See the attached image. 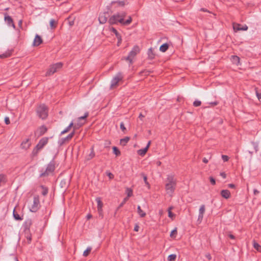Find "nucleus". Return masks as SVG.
<instances>
[{
	"label": "nucleus",
	"instance_id": "bf43d9fd",
	"mask_svg": "<svg viewBox=\"0 0 261 261\" xmlns=\"http://www.w3.org/2000/svg\"><path fill=\"white\" fill-rule=\"evenodd\" d=\"M71 18V17H68L67 18V19L69 20L68 21V24H69V25L70 27H72L74 25V20H69V19Z\"/></svg>",
	"mask_w": 261,
	"mask_h": 261
},
{
	"label": "nucleus",
	"instance_id": "2eb2a0df",
	"mask_svg": "<svg viewBox=\"0 0 261 261\" xmlns=\"http://www.w3.org/2000/svg\"><path fill=\"white\" fill-rule=\"evenodd\" d=\"M47 130V128L44 125L39 127L38 130L35 132V134H38V137L43 135Z\"/></svg>",
	"mask_w": 261,
	"mask_h": 261
},
{
	"label": "nucleus",
	"instance_id": "423d86ee",
	"mask_svg": "<svg viewBox=\"0 0 261 261\" xmlns=\"http://www.w3.org/2000/svg\"><path fill=\"white\" fill-rule=\"evenodd\" d=\"M74 130H73V131L70 133L67 137L65 138H62L59 140L58 141V144L60 146H62L66 142L69 141L70 140H71L73 136L74 135Z\"/></svg>",
	"mask_w": 261,
	"mask_h": 261
},
{
	"label": "nucleus",
	"instance_id": "6e6552de",
	"mask_svg": "<svg viewBox=\"0 0 261 261\" xmlns=\"http://www.w3.org/2000/svg\"><path fill=\"white\" fill-rule=\"evenodd\" d=\"M32 225V221L31 219H27L23 224V227L25 234L29 233L30 231V227Z\"/></svg>",
	"mask_w": 261,
	"mask_h": 261
},
{
	"label": "nucleus",
	"instance_id": "8fccbe9b",
	"mask_svg": "<svg viewBox=\"0 0 261 261\" xmlns=\"http://www.w3.org/2000/svg\"><path fill=\"white\" fill-rule=\"evenodd\" d=\"M88 115L89 113L86 112L83 116H81L78 118L77 121L85 119L88 116Z\"/></svg>",
	"mask_w": 261,
	"mask_h": 261
},
{
	"label": "nucleus",
	"instance_id": "aec40b11",
	"mask_svg": "<svg viewBox=\"0 0 261 261\" xmlns=\"http://www.w3.org/2000/svg\"><path fill=\"white\" fill-rule=\"evenodd\" d=\"M147 55H148V59L149 60H153L155 58V53L154 51V49L150 47L148 49L147 51Z\"/></svg>",
	"mask_w": 261,
	"mask_h": 261
},
{
	"label": "nucleus",
	"instance_id": "2f4dec72",
	"mask_svg": "<svg viewBox=\"0 0 261 261\" xmlns=\"http://www.w3.org/2000/svg\"><path fill=\"white\" fill-rule=\"evenodd\" d=\"M137 212L140 216L142 218L145 217L146 215V213L142 210L140 205H138L137 207Z\"/></svg>",
	"mask_w": 261,
	"mask_h": 261
},
{
	"label": "nucleus",
	"instance_id": "f704fd0d",
	"mask_svg": "<svg viewBox=\"0 0 261 261\" xmlns=\"http://www.w3.org/2000/svg\"><path fill=\"white\" fill-rule=\"evenodd\" d=\"M57 22L55 19H51L49 21V25L51 29H55L57 27Z\"/></svg>",
	"mask_w": 261,
	"mask_h": 261
},
{
	"label": "nucleus",
	"instance_id": "0eeeda50",
	"mask_svg": "<svg viewBox=\"0 0 261 261\" xmlns=\"http://www.w3.org/2000/svg\"><path fill=\"white\" fill-rule=\"evenodd\" d=\"M123 76L121 73L118 72L116 75L112 80L111 87H113L116 86L118 83L122 80Z\"/></svg>",
	"mask_w": 261,
	"mask_h": 261
},
{
	"label": "nucleus",
	"instance_id": "de8ad7c7",
	"mask_svg": "<svg viewBox=\"0 0 261 261\" xmlns=\"http://www.w3.org/2000/svg\"><path fill=\"white\" fill-rule=\"evenodd\" d=\"M120 128L121 129V130L125 133L126 131V128L124 126V124L123 122H121L120 124Z\"/></svg>",
	"mask_w": 261,
	"mask_h": 261
},
{
	"label": "nucleus",
	"instance_id": "f8f14e48",
	"mask_svg": "<svg viewBox=\"0 0 261 261\" xmlns=\"http://www.w3.org/2000/svg\"><path fill=\"white\" fill-rule=\"evenodd\" d=\"M205 211V205L202 204L200 206L199 210V215L198 218V221L201 222L203 218V215Z\"/></svg>",
	"mask_w": 261,
	"mask_h": 261
},
{
	"label": "nucleus",
	"instance_id": "0e129e2a",
	"mask_svg": "<svg viewBox=\"0 0 261 261\" xmlns=\"http://www.w3.org/2000/svg\"><path fill=\"white\" fill-rule=\"evenodd\" d=\"M97 211L98 212L99 217H101V218H103L102 208H101L100 209H97Z\"/></svg>",
	"mask_w": 261,
	"mask_h": 261
},
{
	"label": "nucleus",
	"instance_id": "052dcab7",
	"mask_svg": "<svg viewBox=\"0 0 261 261\" xmlns=\"http://www.w3.org/2000/svg\"><path fill=\"white\" fill-rule=\"evenodd\" d=\"M209 179H210V181L212 185H215L216 184L215 179L213 177L210 176L209 177Z\"/></svg>",
	"mask_w": 261,
	"mask_h": 261
},
{
	"label": "nucleus",
	"instance_id": "20e7f679",
	"mask_svg": "<svg viewBox=\"0 0 261 261\" xmlns=\"http://www.w3.org/2000/svg\"><path fill=\"white\" fill-rule=\"evenodd\" d=\"M63 66L61 62H59L56 64L51 65L49 66V69L46 72V76H50L56 72L59 69H61Z\"/></svg>",
	"mask_w": 261,
	"mask_h": 261
},
{
	"label": "nucleus",
	"instance_id": "ea45409f",
	"mask_svg": "<svg viewBox=\"0 0 261 261\" xmlns=\"http://www.w3.org/2000/svg\"><path fill=\"white\" fill-rule=\"evenodd\" d=\"M84 124V123L81 122V121H77V123L76 124H75L73 126V130H74V132L75 131L76 129L81 127Z\"/></svg>",
	"mask_w": 261,
	"mask_h": 261
},
{
	"label": "nucleus",
	"instance_id": "37998d69",
	"mask_svg": "<svg viewBox=\"0 0 261 261\" xmlns=\"http://www.w3.org/2000/svg\"><path fill=\"white\" fill-rule=\"evenodd\" d=\"M132 21V18L131 16H129L128 19L126 20L123 21V25H129Z\"/></svg>",
	"mask_w": 261,
	"mask_h": 261
},
{
	"label": "nucleus",
	"instance_id": "7c9ffc66",
	"mask_svg": "<svg viewBox=\"0 0 261 261\" xmlns=\"http://www.w3.org/2000/svg\"><path fill=\"white\" fill-rule=\"evenodd\" d=\"M40 150V149H39V148H37V146H36L32 152V153L31 155V157L34 158L35 156H36L38 155V153Z\"/></svg>",
	"mask_w": 261,
	"mask_h": 261
},
{
	"label": "nucleus",
	"instance_id": "bb28decb",
	"mask_svg": "<svg viewBox=\"0 0 261 261\" xmlns=\"http://www.w3.org/2000/svg\"><path fill=\"white\" fill-rule=\"evenodd\" d=\"M95 152L94 151V147H92L91 148L90 153L89 154V155L86 158V160H87V161L90 160L91 159H92V158H93L95 156Z\"/></svg>",
	"mask_w": 261,
	"mask_h": 261
},
{
	"label": "nucleus",
	"instance_id": "9d476101",
	"mask_svg": "<svg viewBox=\"0 0 261 261\" xmlns=\"http://www.w3.org/2000/svg\"><path fill=\"white\" fill-rule=\"evenodd\" d=\"M48 141V137H44L40 140L38 143L36 145L37 148H39L40 150H41L44 146L47 144Z\"/></svg>",
	"mask_w": 261,
	"mask_h": 261
},
{
	"label": "nucleus",
	"instance_id": "6ab92c4d",
	"mask_svg": "<svg viewBox=\"0 0 261 261\" xmlns=\"http://www.w3.org/2000/svg\"><path fill=\"white\" fill-rule=\"evenodd\" d=\"M176 185H173L170 184H166L165 185V189L167 191V193H173L175 189Z\"/></svg>",
	"mask_w": 261,
	"mask_h": 261
},
{
	"label": "nucleus",
	"instance_id": "680f3d73",
	"mask_svg": "<svg viewBox=\"0 0 261 261\" xmlns=\"http://www.w3.org/2000/svg\"><path fill=\"white\" fill-rule=\"evenodd\" d=\"M222 159L224 162H227L229 160V157L226 155H222Z\"/></svg>",
	"mask_w": 261,
	"mask_h": 261
},
{
	"label": "nucleus",
	"instance_id": "c03bdc74",
	"mask_svg": "<svg viewBox=\"0 0 261 261\" xmlns=\"http://www.w3.org/2000/svg\"><path fill=\"white\" fill-rule=\"evenodd\" d=\"M11 55V54L10 52H6L5 53L0 55V58L3 59L8 58L10 57Z\"/></svg>",
	"mask_w": 261,
	"mask_h": 261
},
{
	"label": "nucleus",
	"instance_id": "4d7b16f0",
	"mask_svg": "<svg viewBox=\"0 0 261 261\" xmlns=\"http://www.w3.org/2000/svg\"><path fill=\"white\" fill-rule=\"evenodd\" d=\"M133 56H130V55H129V54H128V55L127 57H126L125 59L127 61H128L130 63H132V61H133Z\"/></svg>",
	"mask_w": 261,
	"mask_h": 261
},
{
	"label": "nucleus",
	"instance_id": "39448f33",
	"mask_svg": "<svg viewBox=\"0 0 261 261\" xmlns=\"http://www.w3.org/2000/svg\"><path fill=\"white\" fill-rule=\"evenodd\" d=\"M40 200L39 196H35L33 198V204L30 208V211L32 212H36L40 208Z\"/></svg>",
	"mask_w": 261,
	"mask_h": 261
},
{
	"label": "nucleus",
	"instance_id": "a19ab883",
	"mask_svg": "<svg viewBox=\"0 0 261 261\" xmlns=\"http://www.w3.org/2000/svg\"><path fill=\"white\" fill-rule=\"evenodd\" d=\"M176 258V255L175 254H171L168 256V261H175Z\"/></svg>",
	"mask_w": 261,
	"mask_h": 261
},
{
	"label": "nucleus",
	"instance_id": "69168bd1",
	"mask_svg": "<svg viewBox=\"0 0 261 261\" xmlns=\"http://www.w3.org/2000/svg\"><path fill=\"white\" fill-rule=\"evenodd\" d=\"M5 123L6 124H9L10 123V120L8 117H6L4 119Z\"/></svg>",
	"mask_w": 261,
	"mask_h": 261
},
{
	"label": "nucleus",
	"instance_id": "dca6fc26",
	"mask_svg": "<svg viewBox=\"0 0 261 261\" xmlns=\"http://www.w3.org/2000/svg\"><path fill=\"white\" fill-rule=\"evenodd\" d=\"M43 42L41 36L36 34L33 42V45L34 46H38L40 45Z\"/></svg>",
	"mask_w": 261,
	"mask_h": 261
},
{
	"label": "nucleus",
	"instance_id": "a18cd8bd",
	"mask_svg": "<svg viewBox=\"0 0 261 261\" xmlns=\"http://www.w3.org/2000/svg\"><path fill=\"white\" fill-rule=\"evenodd\" d=\"M177 228H175L173 230H172L170 233V236L171 238H175V236L177 234Z\"/></svg>",
	"mask_w": 261,
	"mask_h": 261
},
{
	"label": "nucleus",
	"instance_id": "13d9d810",
	"mask_svg": "<svg viewBox=\"0 0 261 261\" xmlns=\"http://www.w3.org/2000/svg\"><path fill=\"white\" fill-rule=\"evenodd\" d=\"M70 128L67 126L66 128H65L63 131L61 133V135H62L63 134H65L67 133H68L70 130Z\"/></svg>",
	"mask_w": 261,
	"mask_h": 261
},
{
	"label": "nucleus",
	"instance_id": "1a4fd4ad",
	"mask_svg": "<svg viewBox=\"0 0 261 261\" xmlns=\"http://www.w3.org/2000/svg\"><path fill=\"white\" fill-rule=\"evenodd\" d=\"M233 29L235 32L239 31H247L248 27L247 25H242L239 23H234L233 25Z\"/></svg>",
	"mask_w": 261,
	"mask_h": 261
},
{
	"label": "nucleus",
	"instance_id": "f03ea898",
	"mask_svg": "<svg viewBox=\"0 0 261 261\" xmlns=\"http://www.w3.org/2000/svg\"><path fill=\"white\" fill-rule=\"evenodd\" d=\"M36 111L37 116L42 120L46 119L48 117V108L44 103L38 105Z\"/></svg>",
	"mask_w": 261,
	"mask_h": 261
},
{
	"label": "nucleus",
	"instance_id": "e433bc0d",
	"mask_svg": "<svg viewBox=\"0 0 261 261\" xmlns=\"http://www.w3.org/2000/svg\"><path fill=\"white\" fill-rule=\"evenodd\" d=\"M95 200L97 203V209L102 208L103 203L101 201V198L100 197H97Z\"/></svg>",
	"mask_w": 261,
	"mask_h": 261
},
{
	"label": "nucleus",
	"instance_id": "338daca9",
	"mask_svg": "<svg viewBox=\"0 0 261 261\" xmlns=\"http://www.w3.org/2000/svg\"><path fill=\"white\" fill-rule=\"evenodd\" d=\"M139 226L137 224H136L135 225V227H134V230L135 231L137 232V231H139Z\"/></svg>",
	"mask_w": 261,
	"mask_h": 261
},
{
	"label": "nucleus",
	"instance_id": "79ce46f5",
	"mask_svg": "<svg viewBox=\"0 0 261 261\" xmlns=\"http://www.w3.org/2000/svg\"><path fill=\"white\" fill-rule=\"evenodd\" d=\"M92 248L91 247H87V249L83 252V256L85 257L87 256L89 254Z\"/></svg>",
	"mask_w": 261,
	"mask_h": 261
},
{
	"label": "nucleus",
	"instance_id": "ddd939ff",
	"mask_svg": "<svg viewBox=\"0 0 261 261\" xmlns=\"http://www.w3.org/2000/svg\"><path fill=\"white\" fill-rule=\"evenodd\" d=\"M4 20L8 26L12 27L14 29L15 28V25L14 23L13 19L11 16L8 15H6L5 16Z\"/></svg>",
	"mask_w": 261,
	"mask_h": 261
},
{
	"label": "nucleus",
	"instance_id": "473e14b6",
	"mask_svg": "<svg viewBox=\"0 0 261 261\" xmlns=\"http://www.w3.org/2000/svg\"><path fill=\"white\" fill-rule=\"evenodd\" d=\"M173 208V206H170L168 209V217L172 219L175 217V215L171 212Z\"/></svg>",
	"mask_w": 261,
	"mask_h": 261
},
{
	"label": "nucleus",
	"instance_id": "603ef678",
	"mask_svg": "<svg viewBox=\"0 0 261 261\" xmlns=\"http://www.w3.org/2000/svg\"><path fill=\"white\" fill-rule=\"evenodd\" d=\"M126 192L128 197H130L133 195V191L131 189L127 188L126 189Z\"/></svg>",
	"mask_w": 261,
	"mask_h": 261
},
{
	"label": "nucleus",
	"instance_id": "f257e3e1",
	"mask_svg": "<svg viewBox=\"0 0 261 261\" xmlns=\"http://www.w3.org/2000/svg\"><path fill=\"white\" fill-rule=\"evenodd\" d=\"M126 15V13L124 11L117 12L110 17L108 22L111 25L120 23L123 25L124 19Z\"/></svg>",
	"mask_w": 261,
	"mask_h": 261
},
{
	"label": "nucleus",
	"instance_id": "4be33fe9",
	"mask_svg": "<svg viewBox=\"0 0 261 261\" xmlns=\"http://www.w3.org/2000/svg\"><path fill=\"white\" fill-rule=\"evenodd\" d=\"M31 145V144L29 143V139H27L25 140L22 141L21 144V148L24 149H28Z\"/></svg>",
	"mask_w": 261,
	"mask_h": 261
},
{
	"label": "nucleus",
	"instance_id": "58836bf2",
	"mask_svg": "<svg viewBox=\"0 0 261 261\" xmlns=\"http://www.w3.org/2000/svg\"><path fill=\"white\" fill-rule=\"evenodd\" d=\"M115 3L118 4V5L120 7H124L125 5L124 1H112L111 5H113Z\"/></svg>",
	"mask_w": 261,
	"mask_h": 261
},
{
	"label": "nucleus",
	"instance_id": "4c0bfd02",
	"mask_svg": "<svg viewBox=\"0 0 261 261\" xmlns=\"http://www.w3.org/2000/svg\"><path fill=\"white\" fill-rule=\"evenodd\" d=\"M112 149L113 153L115 154L116 156H119L120 155L121 152L117 147L113 146Z\"/></svg>",
	"mask_w": 261,
	"mask_h": 261
},
{
	"label": "nucleus",
	"instance_id": "4468645a",
	"mask_svg": "<svg viewBox=\"0 0 261 261\" xmlns=\"http://www.w3.org/2000/svg\"><path fill=\"white\" fill-rule=\"evenodd\" d=\"M150 144H151V141H149L148 142L145 148L140 149L138 150V151H137L138 154L139 155H140V156H144L146 153L147 151H148V148L150 145Z\"/></svg>",
	"mask_w": 261,
	"mask_h": 261
},
{
	"label": "nucleus",
	"instance_id": "72a5a7b5",
	"mask_svg": "<svg viewBox=\"0 0 261 261\" xmlns=\"http://www.w3.org/2000/svg\"><path fill=\"white\" fill-rule=\"evenodd\" d=\"M141 175L143 177L145 185L148 187V188L149 189L150 188V184L147 181V175L145 173H141Z\"/></svg>",
	"mask_w": 261,
	"mask_h": 261
},
{
	"label": "nucleus",
	"instance_id": "49530a36",
	"mask_svg": "<svg viewBox=\"0 0 261 261\" xmlns=\"http://www.w3.org/2000/svg\"><path fill=\"white\" fill-rule=\"evenodd\" d=\"M251 144L253 146V148L255 150V152H257L258 151V145L257 142H251Z\"/></svg>",
	"mask_w": 261,
	"mask_h": 261
},
{
	"label": "nucleus",
	"instance_id": "a211bd4d",
	"mask_svg": "<svg viewBox=\"0 0 261 261\" xmlns=\"http://www.w3.org/2000/svg\"><path fill=\"white\" fill-rule=\"evenodd\" d=\"M167 183L166 184H170L173 185H176V180L174 178V176L172 174H170L167 175Z\"/></svg>",
	"mask_w": 261,
	"mask_h": 261
},
{
	"label": "nucleus",
	"instance_id": "cd10ccee",
	"mask_svg": "<svg viewBox=\"0 0 261 261\" xmlns=\"http://www.w3.org/2000/svg\"><path fill=\"white\" fill-rule=\"evenodd\" d=\"M129 140H130V137H125L124 138L120 139V143L122 146H125Z\"/></svg>",
	"mask_w": 261,
	"mask_h": 261
},
{
	"label": "nucleus",
	"instance_id": "e2e57ef3",
	"mask_svg": "<svg viewBox=\"0 0 261 261\" xmlns=\"http://www.w3.org/2000/svg\"><path fill=\"white\" fill-rule=\"evenodd\" d=\"M127 200V198H125L123 201L119 204L118 207V208H120V207H122L123 206V205L124 204V203L126 202Z\"/></svg>",
	"mask_w": 261,
	"mask_h": 261
},
{
	"label": "nucleus",
	"instance_id": "f3484780",
	"mask_svg": "<svg viewBox=\"0 0 261 261\" xmlns=\"http://www.w3.org/2000/svg\"><path fill=\"white\" fill-rule=\"evenodd\" d=\"M140 51V47L138 45H135L132 50L129 53L130 56L135 57Z\"/></svg>",
	"mask_w": 261,
	"mask_h": 261
},
{
	"label": "nucleus",
	"instance_id": "393cba45",
	"mask_svg": "<svg viewBox=\"0 0 261 261\" xmlns=\"http://www.w3.org/2000/svg\"><path fill=\"white\" fill-rule=\"evenodd\" d=\"M13 216L15 220L21 221L23 220V217H21L16 211L15 208L13 210Z\"/></svg>",
	"mask_w": 261,
	"mask_h": 261
},
{
	"label": "nucleus",
	"instance_id": "09e8293b",
	"mask_svg": "<svg viewBox=\"0 0 261 261\" xmlns=\"http://www.w3.org/2000/svg\"><path fill=\"white\" fill-rule=\"evenodd\" d=\"M25 237L27 239L28 241V243H30L32 241V236L30 233V232L29 233H27V234H25Z\"/></svg>",
	"mask_w": 261,
	"mask_h": 261
},
{
	"label": "nucleus",
	"instance_id": "412c9836",
	"mask_svg": "<svg viewBox=\"0 0 261 261\" xmlns=\"http://www.w3.org/2000/svg\"><path fill=\"white\" fill-rule=\"evenodd\" d=\"M220 194L222 197L226 199L230 197V193L228 190H222L221 191Z\"/></svg>",
	"mask_w": 261,
	"mask_h": 261
},
{
	"label": "nucleus",
	"instance_id": "6e6d98bb",
	"mask_svg": "<svg viewBox=\"0 0 261 261\" xmlns=\"http://www.w3.org/2000/svg\"><path fill=\"white\" fill-rule=\"evenodd\" d=\"M255 93L258 100L261 102V93L259 92L256 89H255Z\"/></svg>",
	"mask_w": 261,
	"mask_h": 261
},
{
	"label": "nucleus",
	"instance_id": "c85d7f7f",
	"mask_svg": "<svg viewBox=\"0 0 261 261\" xmlns=\"http://www.w3.org/2000/svg\"><path fill=\"white\" fill-rule=\"evenodd\" d=\"M40 187L42 189V191L41 192L42 195L44 196H46L48 192V188L44 185H41Z\"/></svg>",
	"mask_w": 261,
	"mask_h": 261
},
{
	"label": "nucleus",
	"instance_id": "5fc2aeb1",
	"mask_svg": "<svg viewBox=\"0 0 261 261\" xmlns=\"http://www.w3.org/2000/svg\"><path fill=\"white\" fill-rule=\"evenodd\" d=\"M106 174H107V175L109 177V178L110 179H113L114 177V175L111 173L110 172V171H107L106 172Z\"/></svg>",
	"mask_w": 261,
	"mask_h": 261
},
{
	"label": "nucleus",
	"instance_id": "7ed1b4c3",
	"mask_svg": "<svg viewBox=\"0 0 261 261\" xmlns=\"http://www.w3.org/2000/svg\"><path fill=\"white\" fill-rule=\"evenodd\" d=\"M55 163L54 160H53L47 165L46 170L40 174L39 177L47 176L50 173L55 171Z\"/></svg>",
	"mask_w": 261,
	"mask_h": 261
},
{
	"label": "nucleus",
	"instance_id": "864d4df0",
	"mask_svg": "<svg viewBox=\"0 0 261 261\" xmlns=\"http://www.w3.org/2000/svg\"><path fill=\"white\" fill-rule=\"evenodd\" d=\"M201 105V102L200 100H196L193 102V106L195 107H199Z\"/></svg>",
	"mask_w": 261,
	"mask_h": 261
},
{
	"label": "nucleus",
	"instance_id": "c756f323",
	"mask_svg": "<svg viewBox=\"0 0 261 261\" xmlns=\"http://www.w3.org/2000/svg\"><path fill=\"white\" fill-rule=\"evenodd\" d=\"M68 185L69 184L67 183V180L66 179H62L60 183V187L65 189L68 187Z\"/></svg>",
	"mask_w": 261,
	"mask_h": 261
},
{
	"label": "nucleus",
	"instance_id": "c9c22d12",
	"mask_svg": "<svg viewBox=\"0 0 261 261\" xmlns=\"http://www.w3.org/2000/svg\"><path fill=\"white\" fill-rule=\"evenodd\" d=\"M253 247L258 251L261 252V246L255 242V240L253 241Z\"/></svg>",
	"mask_w": 261,
	"mask_h": 261
},
{
	"label": "nucleus",
	"instance_id": "b1692460",
	"mask_svg": "<svg viewBox=\"0 0 261 261\" xmlns=\"http://www.w3.org/2000/svg\"><path fill=\"white\" fill-rule=\"evenodd\" d=\"M98 20L99 21V23L101 24H104L108 20L107 17L106 16V13H103L102 14H100Z\"/></svg>",
	"mask_w": 261,
	"mask_h": 261
},
{
	"label": "nucleus",
	"instance_id": "a878e982",
	"mask_svg": "<svg viewBox=\"0 0 261 261\" xmlns=\"http://www.w3.org/2000/svg\"><path fill=\"white\" fill-rule=\"evenodd\" d=\"M169 48V44L165 43L161 45L160 47V50L163 53L166 52Z\"/></svg>",
	"mask_w": 261,
	"mask_h": 261
},
{
	"label": "nucleus",
	"instance_id": "774afa93",
	"mask_svg": "<svg viewBox=\"0 0 261 261\" xmlns=\"http://www.w3.org/2000/svg\"><path fill=\"white\" fill-rule=\"evenodd\" d=\"M205 256L208 260H210L212 259L211 255L210 253L206 254Z\"/></svg>",
	"mask_w": 261,
	"mask_h": 261
},
{
	"label": "nucleus",
	"instance_id": "3c124183",
	"mask_svg": "<svg viewBox=\"0 0 261 261\" xmlns=\"http://www.w3.org/2000/svg\"><path fill=\"white\" fill-rule=\"evenodd\" d=\"M5 176L3 174H0V186L2 183L5 182Z\"/></svg>",
	"mask_w": 261,
	"mask_h": 261
},
{
	"label": "nucleus",
	"instance_id": "9b49d317",
	"mask_svg": "<svg viewBox=\"0 0 261 261\" xmlns=\"http://www.w3.org/2000/svg\"><path fill=\"white\" fill-rule=\"evenodd\" d=\"M110 31L115 34L116 38H117L118 39L117 46H119L122 42V38L121 35L118 32L117 30L113 27L110 28Z\"/></svg>",
	"mask_w": 261,
	"mask_h": 261
},
{
	"label": "nucleus",
	"instance_id": "5701e85b",
	"mask_svg": "<svg viewBox=\"0 0 261 261\" xmlns=\"http://www.w3.org/2000/svg\"><path fill=\"white\" fill-rule=\"evenodd\" d=\"M230 60L233 64L236 65L240 64V58L238 56L235 55L231 56Z\"/></svg>",
	"mask_w": 261,
	"mask_h": 261
}]
</instances>
